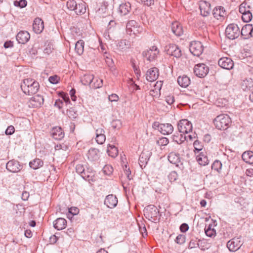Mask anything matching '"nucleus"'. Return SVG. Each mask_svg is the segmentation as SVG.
Masks as SVG:
<instances>
[{"instance_id":"nucleus-33","label":"nucleus","mask_w":253,"mask_h":253,"mask_svg":"<svg viewBox=\"0 0 253 253\" xmlns=\"http://www.w3.org/2000/svg\"><path fill=\"white\" fill-rule=\"evenodd\" d=\"M84 42L83 40H79L76 43L75 49L76 53L79 55H82L84 50Z\"/></svg>"},{"instance_id":"nucleus-9","label":"nucleus","mask_w":253,"mask_h":253,"mask_svg":"<svg viewBox=\"0 0 253 253\" xmlns=\"http://www.w3.org/2000/svg\"><path fill=\"white\" fill-rule=\"evenodd\" d=\"M199 5L201 14L204 17L208 16L211 10V4L205 0H200Z\"/></svg>"},{"instance_id":"nucleus-49","label":"nucleus","mask_w":253,"mask_h":253,"mask_svg":"<svg viewBox=\"0 0 253 253\" xmlns=\"http://www.w3.org/2000/svg\"><path fill=\"white\" fill-rule=\"evenodd\" d=\"M77 3L75 0H68L66 2V6L69 10L74 11Z\"/></svg>"},{"instance_id":"nucleus-46","label":"nucleus","mask_w":253,"mask_h":253,"mask_svg":"<svg viewBox=\"0 0 253 253\" xmlns=\"http://www.w3.org/2000/svg\"><path fill=\"white\" fill-rule=\"evenodd\" d=\"M129 31L130 32L127 33L128 34L131 35L133 34L135 35H137V34H139L142 33L143 28L138 25L137 26H136L132 30H130Z\"/></svg>"},{"instance_id":"nucleus-56","label":"nucleus","mask_w":253,"mask_h":253,"mask_svg":"<svg viewBox=\"0 0 253 253\" xmlns=\"http://www.w3.org/2000/svg\"><path fill=\"white\" fill-rule=\"evenodd\" d=\"M168 178L170 182L175 181L178 178V174L175 171H172L168 175Z\"/></svg>"},{"instance_id":"nucleus-17","label":"nucleus","mask_w":253,"mask_h":253,"mask_svg":"<svg viewBox=\"0 0 253 253\" xmlns=\"http://www.w3.org/2000/svg\"><path fill=\"white\" fill-rule=\"evenodd\" d=\"M33 29L36 34H40L44 29L43 21L40 18L35 19L33 24Z\"/></svg>"},{"instance_id":"nucleus-41","label":"nucleus","mask_w":253,"mask_h":253,"mask_svg":"<svg viewBox=\"0 0 253 253\" xmlns=\"http://www.w3.org/2000/svg\"><path fill=\"white\" fill-rule=\"evenodd\" d=\"M241 86L245 91L249 90L253 86V82L251 80H244L241 83Z\"/></svg>"},{"instance_id":"nucleus-59","label":"nucleus","mask_w":253,"mask_h":253,"mask_svg":"<svg viewBox=\"0 0 253 253\" xmlns=\"http://www.w3.org/2000/svg\"><path fill=\"white\" fill-rule=\"evenodd\" d=\"M76 172L81 176L84 171L85 170V168L83 165L78 164L76 167Z\"/></svg>"},{"instance_id":"nucleus-45","label":"nucleus","mask_w":253,"mask_h":253,"mask_svg":"<svg viewBox=\"0 0 253 253\" xmlns=\"http://www.w3.org/2000/svg\"><path fill=\"white\" fill-rule=\"evenodd\" d=\"M213 123L215 127L219 129H221V115H219L213 120Z\"/></svg>"},{"instance_id":"nucleus-55","label":"nucleus","mask_w":253,"mask_h":253,"mask_svg":"<svg viewBox=\"0 0 253 253\" xmlns=\"http://www.w3.org/2000/svg\"><path fill=\"white\" fill-rule=\"evenodd\" d=\"M27 1L26 0H20L19 1L16 0L14 2V4L16 6H18L20 8H24L27 5Z\"/></svg>"},{"instance_id":"nucleus-64","label":"nucleus","mask_w":253,"mask_h":253,"mask_svg":"<svg viewBox=\"0 0 253 253\" xmlns=\"http://www.w3.org/2000/svg\"><path fill=\"white\" fill-rule=\"evenodd\" d=\"M166 101L169 105H171L174 102V97L173 95H170L166 97Z\"/></svg>"},{"instance_id":"nucleus-61","label":"nucleus","mask_w":253,"mask_h":253,"mask_svg":"<svg viewBox=\"0 0 253 253\" xmlns=\"http://www.w3.org/2000/svg\"><path fill=\"white\" fill-rule=\"evenodd\" d=\"M109 71L115 77H117L120 75L118 70L115 66H111V67L109 68Z\"/></svg>"},{"instance_id":"nucleus-20","label":"nucleus","mask_w":253,"mask_h":253,"mask_svg":"<svg viewBox=\"0 0 253 253\" xmlns=\"http://www.w3.org/2000/svg\"><path fill=\"white\" fill-rule=\"evenodd\" d=\"M171 29L172 33L176 36L180 37L183 34V30L182 25L177 21L172 23Z\"/></svg>"},{"instance_id":"nucleus-5","label":"nucleus","mask_w":253,"mask_h":253,"mask_svg":"<svg viewBox=\"0 0 253 253\" xmlns=\"http://www.w3.org/2000/svg\"><path fill=\"white\" fill-rule=\"evenodd\" d=\"M209 71L208 66L204 63L197 64L194 68L195 75L199 78L205 77L208 74Z\"/></svg>"},{"instance_id":"nucleus-36","label":"nucleus","mask_w":253,"mask_h":253,"mask_svg":"<svg viewBox=\"0 0 253 253\" xmlns=\"http://www.w3.org/2000/svg\"><path fill=\"white\" fill-rule=\"evenodd\" d=\"M186 136L183 135V134H179L177 133L172 135L173 140L178 144H180L186 140Z\"/></svg>"},{"instance_id":"nucleus-3","label":"nucleus","mask_w":253,"mask_h":253,"mask_svg":"<svg viewBox=\"0 0 253 253\" xmlns=\"http://www.w3.org/2000/svg\"><path fill=\"white\" fill-rule=\"evenodd\" d=\"M177 127L180 133L185 134L192 131L193 126L192 123L186 119H182L178 123Z\"/></svg>"},{"instance_id":"nucleus-48","label":"nucleus","mask_w":253,"mask_h":253,"mask_svg":"<svg viewBox=\"0 0 253 253\" xmlns=\"http://www.w3.org/2000/svg\"><path fill=\"white\" fill-rule=\"evenodd\" d=\"M253 17V13L249 12L248 13L242 14V19L245 22L248 23L251 21Z\"/></svg>"},{"instance_id":"nucleus-19","label":"nucleus","mask_w":253,"mask_h":253,"mask_svg":"<svg viewBox=\"0 0 253 253\" xmlns=\"http://www.w3.org/2000/svg\"><path fill=\"white\" fill-rule=\"evenodd\" d=\"M87 156L90 161H97L100 157L99 151L97 149L91 148L88 151Z\"/></svg>"},{"instance_id":"nucleus-13","label":"nucleus","mask_w":253,"mask_h":253,"mask_svg":"<svg viewBox=\"0 0 253 253\" xmlns=\"http://www.w3.org/2000/svg\"><path fill=\"white\" fill-rule=\"evenodd\" d=\"M118 204V199L115 195L110 194L107 196L104 200V204L109 208L116 207Z\"/></svg>"},{"instance_id":"nucleus-24","label":"nucleus","mask_w":253,"mask_h":253,"mask_svg":"<svg viewBox=\"0 0 253 253\" xmlns=\"http://www.w3.org/2000/svg\"><path fill=\"white\" fill-rule=\"evenodd\" d=\"M150 154L151 153L148 151L142 152L140 155L139 158V164L142 168L143 167H145L146 165L147 164L150 158Z\"/></svg>"},{"instance_id":"nucleus-30","label":"nucleus","mask_w":253,"mask_h":253,"mask_svg":"<svg viewBox=\"0 0 253 253\" xmlns=\"http://www.w3.org/2000/svg\"><path fill=\"white\" fill-rule=\"evenodd\" d=\"M234 64L231 59L222 57V69L231 70L233 68Z\"/></svg>"},{"instance_id":"nucleus-28","label":"nucleus","mask_w":253,"mask_h":253,"mask_svg":"<svg viewBox=\"0 0 253 253\" xmlns=\"http://www.w3.org/2000/svg\"><path fill=\"white\" fill-rule=\"evenodd\" d=\"M94 176V173L92 169L90 168H86V169L84 171L81 176L86 181H93V177Z\"/></svg>"},{"instance_id":"nucleus-50","label":"nucleus","mask_w":253,"mask_h":253,"mask_svg":"<svg viewBox=\"0 0 253 253\" xmlns=\"http://www.w3.org/2000/svg\"><path fill=\"white\" fill-rule=\"evenodd\" d=\"M211 169L212 170H216L219 172L221 169V162L218 160H215L212 164Z\"/></svg>"},{"instance_id":"nucleus-2","label":"nucleus","mask_w":253,"mask_h":253,"mask_svg":"<svg viewBox=\"0 0 253 253\" xmlns=\"http://www.w3.org/2000/svg\"><path fill=\"white\" fill-rule=\"evenodd\" d=\"M240 33V29L237 25L230 24L228 25L225 29V35L228 39L234 40L239 36Z\"/></svg>"},{"instance_id":"nucleus-54","label":"nucleus","mask_w":253,"mask_h":253,"mask_svg":"<svg viewBox=\"0 0 253 253\" xmlns=\"http://www.w3.org/2000/svg\"><path fill=\"white\" fill-rule=\"evenodd\" d=\"M199 241L197 240V239H191L189 243L188 248L192 249L198 247Z\"/></svg>"},{"instance_id":"nucleus-25","label":"nucleus","mask_w":253,"mask_h":253,"mask_svg":"<svg viewBox=\"0 0 253 253\" xmlns=\"http://www.w3.org/2000/svg\"><path fill=\"white\" fill-rule=\"evenodd\" d=\"M131 10V4L129 2H125L121 4L119 7V11L122 15H127Z\"/></svg>"},{"instance_id":"nucleus-14","label":"nucleus","mask_w":253,"mask_h":253,"mask_svg":"<svg viewBox=\"0 0 253 253\" xmlns=\"http://www.w3.org/2000/svg\"><path fill=\"white\" fill-rule=\"evenodd\" d=\"M242 36L245 39L252 37L253 35V27L251 24H246L242 27L241 31Z\"/></svg>"},{"instance_id":"nucleus-10","label":"nucleus","mask_w":253,"mask_h":253,"mask_svg":"<svg viewBox=\"0 0 253 253\" xmlns=\"http://www.w3.org/2000/svg\"><path fill=\"white\" fill-rule=\"evenodd\" d=\"M159 75V69L156 67L148 69L145 75L146 80L150 82L156 81L158 79Z\"/></svg>"},{"instance_id":"nucleus-31","label":"nucleus","mask_w":253,"mask_h":253,"mask_svg":"<svg viewBox=\"0 0 253 253\" xmlns=\"http://www.w3.org/2000/svg\"><path fill=\"white\" fill-rule=\"evenodd\" d=\"M177 83L181 87H186L189 85L190 80L186 76H179L177 79Z\"/></svg>"},{"instance_id":"nucleus-8","label":"nucleus","mask_w":253,"mask_h":253,"mask_svg":"<svg viewBox=\"0 0 253 253\" xmlns=\"http://www.w3.org/2000/svg\"><path fill=\"white\" fill-rule=\"evenodd\" d=\"M23 166L19 162L14 159L9 161L6 165V169L11 172L16 173L20 171Z\"/></svg>"},{"instance_id":"nucleus-16","label":"nucleus","mask_w":253,"mask_h":253,"mask_svg":"<svg viewBox=\"0 0 253 253\" xmlns=\"http://www.w3.org/2000/svg\"><path fill=\"white\" fill-rule=\"evenodd\" d=\"M44 99L42 96L41 95H36L32 97L29 101V105H31L33 107L37 108L40 107L43 104Z\"/></svg>"},{"instance_id":"nucleus-60","label":"nucleus","mask_w":253,"mask_h":253,"mask_svg":"<svg viewBox=\"0 0 253 253\" xmlns=\"http://www.w3.org/2000/svg\"><path fill=\"white\" fill-rule=\"evenodd\" d=\"M48 81L52 84H56L59 82V78L57 75L52 76L48 78Z\"/></svg>"},{"instance_id":"nucleus-4","label":"nucleus","mask_w":253,"mask_h":253,"mask_svg":"<svg viewBox=\"0 0 253 253\" xmlns=\"http://www.w3.org/2000/svg\"><path fill=\"white\" fill-rule=\"evenodd\" d=\"M165 50L168 54L176 58H180L182 55L181 49L175 44H169L166 46Z\"/></svg>"},{"instance_id":"nucleus-40","label":"nucleus","mask_w":253,"mask_h":253,"mask_svg":"<svg viewBox=\"0 0 253 253\" xmlns=\"http://www.w3.org/2000/svg\"><path fill=\"white\" fill-rule=\"evenodd\" d=\"M117 45L121 50H125L130 47V42L127 40L123 39L118 42Z\"/></svg>"},{"instance_id":"nucleus-58","label":"nucleus","mask_w":253,"mask_h":253,"mask_svg":"<svg viewBox=\"0 0 253 253\" xmlns=\"http://www.w3.org/2000/svg\"><path fill=\"white\" fill-rule=\"evenodd\" d=\"M185 241V237L183 235H178L175 239V242L180 245L183 244Z\"/></svg>"},{"instance_id":"nucleus-23","label":"nucleus","mask_w":253,"mask_h":253,"mask_svg":"<svg viewBox=\"0 0 253 253\" xmlns=\"http://www.w3.org/2000/svg\"><path fill=\"white\" fill-rule=\"evenodd\" d=\"M205 151H202L196 155V160L198 164L201 166H206L209 163V160Z\"/></svg>"},{"instance_id":"nucleus-34","label":"nucleus","mask_w":253,"mask_h":253,"mask_svg":"<svg viewBox=\"0 0 253 253\" xmlns=\"http://www.w3.org/2000/svg\"><path fill=\"white\" fill-rule=\"evenodd\" d=\"M94 77L92 75H84V77L81 79V82L84 85H90L93 83Z\"/></svg>"},{"instance_id":"nucleus-52","label":"nucleus","mask_w":253,"mask_h":253,"mask_svg":"<svg viewBox=\"0 0 253 253\" xmlns=\"http://www.w3.org/2000/svg\"><path fill=\"white\" fill-rule=\"evenodd\" d=\"M169 143V140L166 137H161L157 140V144L161 146H166Z\"/></svg>"},{"instance_id":"nucleus-62","label":"nucleus","mask_w":253,"mask_h":253,"mask_svg":"<svg viewBox=\"0 0 253 253\" xmlns=\"http://www.w3.org/2000/svg\"><path fill=\"white\" fill-rule=\"evenodd\" d=\"M15 131V128L13 126H9L5 130V133L7 135H12Z\"/></svg>"},{"instance_id":"nucleus-53","label":"nucleus","mask_w":253,"mask_h":253,"mask_svg":"<svg viewBox=\"0 0 253 253\" xmlns=\"http://www.w3.org/2000/svg\"><path fill=\"white\" fill-rule=\"evenodd\" d=\"M67 115L71 119H75L77 117V114L75 111L74 108H70L67 110Z\"/></svg>"},{"instance_id":"nucleus-35","label":"nucleus","mask_w":253,"mask_h":253,"mask_svg":"<svg viewBox=\"0 0 253 253\" xmlns=\"http://www.w3.org/2000/svg\"><path fill=\"white\" fill-rule=\"evenodd\" d=\"M43 162L40 159H35L29 163L30 167L34 169H37L42 167Z\"/></svg>"},{"instance_id":"nucleus-11","label":"nucleus","mask_w":253,"mask_h":253,"mask_svg":"<svg viewBox=\"0 0 253 253\" xmlns=\"http://www.w3.org/2000/svg\"><path fill=\"white\" fill-rule=\"evenodd\" d=\"M168 159L170 163L175 165L177 167L181 168V166H182L180 155L178 153L173 152H170L168 156Z\"/></svg>"},{"instance_id":"nucleus-51","label":"nucleus","mask_w":253,"mask_h":253,"mask_svg":"<svg viewBox=\"0 0 253 253\" xmlns=\"http://www.w3.org/2000/svg\"><path fill=\"white\" fill-rule=\"evenodd\" d=\"M102 171L105 174L110 175L112 173L113 169L111 165H106L103 167Z\"/></svg>"},{"instance_id":"nucleus-43","label":"nucleus","mask_w":253,"mask_h":253,"mask_svg":"<svg viewBox=\"0 0 253 253\" xmlns=\"http://www.w3.org/2000/svg\"><path fill=\"white\" fill-rule=\"evenodd\" d=\"M103 80L98 78H94L91 86L94 88H98L103 85Z\"/></svg>"},{"instance_id":"nucleus-32","label":"nucleus","mask_w":253,"mask_h":253,"mask_svg":"<svg viewBox=\"0 0 253 253\" xmlns=\"http://www.w3.org/2000/svg\"><path fill=\"white\" fill-rule=\"evenodd\" d=\"M146 211L150 212V214H148V215L151 218L156 217L159 213L158 210L154 205H149L145 208V212Z\"/></svg>"},{"instance_id":"nucleus-26","label":"nucleus","mask_w":253,"mask_h":253,"mask_svg":"<svg viewBox=\"0 0 253 253\" xmlns=\"http://www.w3.org/2000/svg\"><path fill=\"white\" fill-rule=\"evenodd\" d=\"M39 83H35L33 84H32L30 85L27 89L22 90V91L25 94L30 95L37 93L39 89Z\"/></svg>"},{"instance_id":"nucleus-15","label":"nucleus","mask_w":253,"mask_h":253,"mask_svg":"<svg viewBox=\"0 0 253 253\" xmlns=\"http://www.w3.org/2000/svg\"><path fill=\"white\" fill-rule=\"evenodd\" d=\"M30 38V34L26 31H20L16 36V40L18 43L25 44L28 42Z\"/></svg>"},{"instance_id":"nucleus-6","label":"nucleus","mask_w":253,"mask_h":253,"mask_svg":"<svg viewBox=\"0 0 253 253\" xmlns=\"http://www.w3.org/2000/svg\"><path fill=\"white\" fill-rule=\"evenodd\" d=\"M189 50L193 55L199 56L203 51V45L200 42L192 41L189 45Z\"/></svg>"},{"instance_id":"nucleus-21","label":"nucleus","mask_w":253,"mask_h":253,"mask_svg":"<svg viewBox=\"0 0 253 253\" xmlns=\"http://www.w3.org/2000/svg\"><path fill=\"white\" fill-rule=\"evenodd\" d=\"M239 12L241 14L248 13L249 12H253V7L249 1H245L239 6Z\"/></svg>"},{"instance_id":"nucleus-39","label":"nucleus","mask_w":253,"mask_h":253,"mask_svg":"<svg viewBox=\"0 0 253 253\" xmlns=\"http://www.w3.org/2000/svg\"><path fill=\"white\" fill-rule=\"evenodd\" d=\"M193 146L194 147V152L195 155H197L198 153H200L202 151H205V150L203 149V146L202 142L198 140H196L194 142Z\"/></svg>"},{"instance_id":"nucleus-7","label":"nucleus","mask_w":253,"mask_h":253,"mask_svg":"<svg viewBox=\"0 0 253 253\" xmlns=\"http://www.w3.org/2000/svg\"><path fill=\"white\" fill-rule=\"evenodd\" d=\"M243 242L241 238H234L227 243V248L230 251L235 252L242 246Z\"/></svg>"},{"instance_id":"nucleus-1","label":"nucleus","mask_w":253,"mask_h":253,"mask_svg":"<svg viewBox=\"0 0 253 253\" xmlns=\"http://www.w3.org/2000/svg\"><path fill=\"white\" fill-rule=\"evenodd\" d=\"M159 53L160 51L157 46L153 45L143 51L142 55L147 61L151 62L156 60Z\"/></svg>"},{"instance_id":"nucleus-42","label":"nucleus","mask_w":253,"mask_h":253,"mask_svg":"<svg viewBox=\"0 0 253 253\" xmlns=\"http://www.w3.org/2000/svg\"><path fill=\"white\" fill-rule=\"evenodd\" d=\"M212 15L216 19H220L221 17V6H217L214 7L212 10Z\"/></svg>"},{"instance_id":"nucleus-47","label":"nucleus","mask_w":253,"mask_h":253,"mask_svg":"<svg viewBox=\"0 0 253 253\" xmlns=\"http://www.w3.org/2000/svg\"><path fill=\"white\" fill-rule=\"evenodd\" d=\"M231 123V120L229 116L226 114H222V125L224 124V126H226V129L229 125Z\"/></svg>"},{"instance_id":"nucleus-57","label":"nucleus","mask_w":253,"mask_h":253,"mask_svg":"<svg viewBox=\"0 0 253 253\" xmlns=\"http://www.w3.org/2000/svg\"><path fill=\"white\" fill-rule=\"evenodd\" d=\"M96 141L99 144H102L106 140L105 134L96 136Z\"/></svg>"},{"instance_id":"nucleus-63","label":"nucleus","mask_w":253,"mask_h":253,"mask_svg":"<svg viewBox=\"0 0 253 253\" xmlns=\"http://www.w3.org/2000/svg\"><path fill=\"white\" fill-rule=\"evenodd\" d=\"M121 122L119 120L114 121L112 123V126L114 128L119 129L121 127Z\"/></svg>"},{"instance_id":"nucleus-37","label":"nucleus","mask_w":253,"mask_h":253,"mask_svg":"<svg viewBox=\"0 0 253 253\" xmlns=\"http://www.w3.org/2000/svg\"><path fill=\"white\" fill-rule=\"evenodd\" d=\"M35 83H38L32 79H26L23 80V83L21 84V88L22 90H26L27 88L31 85Z\"/></svg>"},{"instance_id":"nucleus-44","label":"nucleus","mask_w":253,"mask_h":253,"mask_svg":"<svg viewBox=\"0 0 253 253\" xmlns=\"http://www.w3.org/2000/svg\"><path fill=\"white\" fill-rule=\"evenodd\" d=\"M138 25L137 22L135 20H130L127 22L126 25V32L128 33L129 32L130 30H132L133 28L135 27L136 26H137Z\"/></svg>"},{"instance_id":"nucleus-27","label":"nucleus","mask_w":253,"mask_h":253,"mask_svg":"<svg viewBox=\"0 0 253 253\" xmlns=\"http://www.w3.org/2000/svg\"><path fill=\"white\" fill-rule=\"evenodd\" d=\"M86 10V3L84 2H82L79 3H77L74 11L77 15H81L85 13Z\"/></svg>"},{"instance_id":"nucleus-18","label":"nucleus","mask_w":253,"mask_h":253,"mask_svg":"<svg viewBox=\"0 0 253 253\" xmlns=\"http://www.w3.org/2000/svg\"><path fill=\"white\" fill-rule=\"evenodd\" d=\"M51 135L56 140H61L64 136V133L60 126L53 127L51 131Z\"/></svg>"},{"instance_id":"nucleus-29","label":"nucleus","mask_w":253,"mask_h":253,"mask_svg":"<svg viewBox=\"0 0 253 253\" xmlns=\"http://www.w3.org/2000/svg\"><path fill=\"white\" fill-rule=\"evenodd\" d=\"M242 158L243 160L246 163L250 164H253V152L251 151H247L244 152L242 155Z\"/></svg>"},{"instance_id":"nucleus-22","label":"nucleus","mask_w":253,"mask_h":253,"mask_svg":"<svg viewBox=\"0 0 253 253\" xmlns=\"http://www.w3.org/2000/svg\"><path fill=\"white\" fill-rule=\"evenodd\" d=\"M53 227L58 230H61L66 228L67 226V221L63 218H58L53 222Z\"/></svg>"},{"instance_id":"nucleus-38","label":"nucleus","mask_w":253,"mask_h":253,"mask_svg":"<svg viewBox=\"0 0 253 253\" xmlns=\"http://www.w3.org/2000/svg\"><path fill=\"white\" fill-rule=\"evenodd\" d=\"M107 152L108 155L112 157H115L118 154V150L117 148L115 146L109 144L107 146Z\"/></svg>"},{"instance_id":"nucleus-12","label":"nucleus","mask_w":253,"mask_h":253,"mask_svg":"<svg viewBox=\"0 0 253 253\" xmlns=\"http://www.w3.org/2000/svg\"><path fill=\"white\" fill-rule=\"evenodd\" d=\"M157 128L164 135H169L173 131V127L170 124H158Z\"/></svg>"}]
</instances>
